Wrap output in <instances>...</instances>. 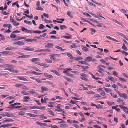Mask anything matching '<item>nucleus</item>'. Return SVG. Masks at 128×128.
<instances>
[{
  "instance_id": "nucleus-1",
  "label": "nucleus",
  "mask_w": 128,
  "mask_h": 128,
  "mask_svg": "<svg viewBox=\"0 0 128 128\" xmlns=\"http://www.w3.org/2000/svg\"><path fill=\"white\" fill-rule=\"evenodd\" d=\"M59 56V55L58 54H52L50 56V58L51 60H53L54 61H58L59 60H60L59 59L56 58L55 57L58 56Z\"/></svg>"
},
{
  "instance_id": "nucleus-2",
  "label": "nucleus",
  "mask_w": 128,
  "mask_h": 128,
  "mask_svg": "<svg viewBox=\"0 0 128 128\" xmlns=\"http://www.w3.org/2000/svg\"><path fill=\"white\" fill-rule=\"evenodd\" d=\"M81 76L80 77V78L81 79L85 80L86 81H88V79L86 78L87 77L88 75L86 74L82 73L80 74Z\"/></svg>"
},
{
  "instance_id": "nucleus-3",
  "label": "nucleus",
  "mask_w": 128,
  "mask_h": 128,
  "mask_svg": "<svg viewBox=\"0 0 128 128\" xmlns=\"http://www.w3.org/2000/svg\"><path fill=\"white\" fill-rule=\"evenodd\" d=\"M51 51V50L49 49H40L34 51V52H50Z\"/></svg>"
},
{
  "instance_id": "nucleus-4",
  "label": "nucleus",
  "mask_w": 128,
  "mask_h": 128,
  "mask_svg": "<svg viewBox=\"0 0 128 128\" xmlns=\"http://www.w3.org/2000/svg\"><path fill=\"white\" fill-rule=\"evenodd\" d=\"M24 102H28L30 101L31 99L28 96H24L23 98Z\"/></svg>"
},
{
  "instance_id": "nucleus-5",
  "label": "nucleus",
  "mask_w": 128,
  "mask_h": 128,
  "mask_svg": "<svg viewBox=\"0 0 128 128\" xmlns=\"http://www.w3.org/2000/svg\"><path fill=\"white\" fill-rule=\"evenodd\" d=\"M22 49L28 51H32L34 50V48H30L28 46L25 48H22Z\"/></svg>"
},
{
  "instance_id": "nucleus-6",
  "label": "nucleus",
  "mask_w": 128,
  "mask_h": 128,
  "mask_svg": "<svg viewBox=\"0 0 128 128\" xmlns=\"http://www.w3.org/2000/svg\"><path fill=\"white\" fill-rule=\"evenodd\" d=\"M40 61V60L38 58H34L32 59L31 61L32 62H34L36 64V62H39Z\"/></svg>"
},
{
  "instance_id": "nucleus-7",
  "label": "nucleus",
  "mask_w": 128,
  "mask_h": 128,
  "mask_svg": "<svg viewBox=\"0 0 128 128\" xmlns=\"http://www.w3.org/2000/svg\"><path fill=\"white\" fill-rule=\"evenodd\" d=\"M120 97H122L124 99H127L128 96L127 94L125 93H122L119 95Z\"/></svg>"
},
{
  "instance_id": "nucleus-8",
  "label": "nucleus",
  "mask_w": 128,
  "mask_h": 128,
  "mask_svg": "<svg viewBox=\"0 0 128 128\" xmlns=\"http://www.w3.org/2000/svg\"><path fill=\"white\" fill-rule=\"evenodd\" d=\"M44 75L45 77L50 78H54L53 76L51 74H50L48 73L45 72L44 74Z\"/></svg>"
},
{
  "instance_id": "nucleus-9",
  "label": "nucleus",
  "mask_w": 128,
  "mask_h": 128,
  "mask_svg": "<svg viewBox=\"0 0 128 128\" xmlns=\"http://www.w3.org/2000/svg\"><path fill=\"white\" fill-rule=\"evenodd\" d=\"M116 32L118 34L123 37L125 39L128 41V39L127 37L124 34L122 33H121L119 32Z\"/></svg>"
},
{
  "instance_id": "nucleus-10",
  "label": "nucleus",
  "mask_w": 128,
  "mask_h": 128,
  "mask_svg": "<svg viewBox=\"0 0 128 128\" xmlns=\"http://www.w3.org/2000/svg\"><path fill=\"white\" fill-rule=\"evenodd\" d=\"M20 80H24L26 82H28V80L26 78L23 76H18L16 78Z\"/></svg>"
},
{
  "instance_id": "nucleus-11",
  "label": "nucleus",
  "mask_w": 128,
  "mask_h": 128,
  "mask_svg": "<svg viewBox=\"0 0 128 128\" xmlns=\"http://www.w3.org/2000/svg\"><path fill=\"white\" fill-rule=\"evenodd\" d=\"M54 45V44L53 43L50 42L48 44H47L45 45V46L46 48H48L51 47L52 46H53Z\"/></svg>"
},
{
  "instance_id": "nucleus-12",
  "label": "nucleus",
  "mask_w": 128,
  "mask_h": 128,
  "mask_svg": "<svg viewBox=\"0 0 128 128\" xmlns=\"http://www.w3.org/2000/svg\"><path fill=\"white\" fill-rule=\"evenodd\" d=\"M41 89L42 90L41 92H43L44 91H46L48 90V88L45 86H42L41 87Z\"/></svg>"
},
{
  "instance_id": "nucleus-13",
  "label": "nucleus",
  "mask_w": 128,
  "mask_h": 128,
  "mask_svg": "<svg viewBox=\"0 0 128 128\" xmlns=\"http://www.w3.org/2000/svg\"><path fill=\"white\" fill-rule=\"evenodd\" d=\"M106 93L104 90L101 91L100 93V94L101 95L104 96V97L102 98H106Z\"/></svg>"
},
{
  "instance_id": "nucleus-14",
  "label": "nucleus",
  "mask_w": 128,
  "mask_h": 128,
  "mask_svg": "<svg viewBox=\"0 0 128 128\" xmlns=\"http://www.w3.org/2000/svg\"><path fill=\"white\" fill-rule=\"evenodd\" d=\"M92 57L88 56L86 57L85 59L84 60L87 62H90L91 61Z\"/></svg>"
},
{
  "instance_id": "nucleus-15",
  "label": "nucleus",
  "mask_w": 128,
  "mask_h": 128,
  "mask_svg": "<svg viewBox=\"0 0 128 128\" xmlns=\"http://www.w3.org/2000/svg\"><path fill=\"white\" fill-rule=\"evenodd\" d=\"M3 27L4 28L7 27L8 28L10 29L12 28V26L10 24H5L3 25Z\"/></svg>"
},
{
  "instance_id": "nucleus-16",
  "label": "nucleus",
  "mask_w": 128,
  "mask_h": 128,
  "mask_svg": "<svg viewBox=\"0 0 128 128\" xmlns=\"http://www.w3.org/2000/svg\"><path fill=\"white\" fill-rule=\"evenodd\" d=\"M118 106V105H116V106H113L112 107V108L113 109H115L118 112H120V109L117 107Z\"/></svg>"
},
{
  "instance_id": "nucleus-17",
  "label": "nucleus",
  "mask_w": 128,
  "mask_h": 128,
  "mask_svg": "<svg viewBox=\"0 0 128 128\" xmlns=\"http://www.w3.org/2000/svg\"><path fill=\"white\" fill-rule=\"evenodd\" d=\"M16 44L18 46H22L24 44V43L21 41L16 42Z\"/></svg>"
},
{
  "instance_id": "nucleus-18",
  "label": "nucleus",
  "mask_w": 128,
  "mask_h": 128,
  "mask_svg": "<svg viewBox=\"0 0 128 128\" xmlns=\"http://www.w3.org/2000/svg\"><path fill=\"white\" fill-rule=\"evenodd\" d=\"M26 114L29 115L30 117H36L38 116L36 115L31 113H27Z\"/></svg>"
},
{
  "instance_id": "nucleus-19",
  "label": "nucleus",
  "mask_w": 128,
  "mask_h": 128,
  "mask_svg": "<svg viewBox=\"0 0 128 128\" xmlns=\"http://www.w3.org/2000/svg\"><path fill=\"white\" fill-rule=\"evenodd\" d=\"M50 71L51 72L54 73L55 74H56L58 76H59L60 75L59 72L56 70H51Z\"/></svg>"
},
{
  "instance_id": "nucleus-20",
  "label": "nucleus",
  "mask_w": 128,
  "mask_h": 128,
  "mask_svg": "<svg viewBox=\"0 0 128 128\" xmlns=\"http://www.w3.org/2000/svg\"><path fill=\"white\" fill-rule=\"evenodd\" d=\"M0 53L3 54L8 55L10 54V52L9 51H4L3 52H0Z\"/></svg>"
},
{
  "instance_id": "nucleus-21",
  "label": "nucleus",
  "mask_w": 128,
  "mask_h": 128,
  "mask_svg": "<svg viewBox=\"0 0 128 128\" xmlns=\"http://www.w3.org/2000/svg\"><path fill=\"white\" fill-rule=\"evenodd\" d=\"M78 62L79 63L82 64H84L87 65H90L88 63H87L86 61H83L82 60H81L80 61H79Z\"/></svg>"
},
{
  "instance_id": "nucleus-22",
  "label": "nucleus",
  "mask_w": 128,
  "mask_h": 128,
  "mask_svg": "<svg viewBox=\"0 0 128 128\" xmlns=\"http://www.w3.org/2000/svg\"><path fill=\"white\" fill-rule=\"evenodd\" d=\"M29 92L31 94H32L38 95V93L34 90H30Z\"/></svg>"
},
{
  "instance_id": "nucleus-23",
  "label": "nucleus",
  "mask_w": 128,
  "mask_h": 128,
  "mask_svg": "<svg viewBox=\"0 0 128 128\" xmlns=\"http://www.w3.org/2000/svg\"><path fill=\"white\" fill-rule=\"evenodd\" d=\"M48 112H49V114L52 115L53 116H54V112L51 110L49 109L48 110Z\"/></svg>"
},
{
  "instance_id": "nucleus-24",
  "label": "nucleus",
  "mask_w": 128,
  "mask_h": 128,
  "mask_svg": "<svg viewBox=\"0 0 128 128\" xmlns=\"http://www.w3.org/2000/svg\"><path fill=\"white\" fill-rule=\"evenodd\" d=\"M21 93L25 95H28L30 94V93H29L27 92L24 91H21Z\"/></svg>"
},
{
  "instance_id": "nucleus-25",
  "label": "nucleus",
  "mask_w": 128,
  "mask_h": 128,
  "mask_svg": "<svg viewBox=\"0 0 128 128\" xmlns=\"http://www.w3.org/2000/svg\"><path fill=\"white\" fill-rule=\"evenodd\" d=\"M64 3L65 5L67 6H68V3L70 2L69 0H63Z\"/></svg>"
},
{
  "instance_id": "nucleus-26",
  "label": "nucleus",
  "mask_w": 128,
  "mask_h": 128,
  "mask_svg": "<svg viewBox=\"0 0 128 128\" xmlns=\"http://www.w3.org/2000/svg\"><path fill=\"white\" fill-rule=\"evenodd\" d=\"M82 20H83V21H84L88 22V23H89V24H91V25L93 26H95L94 25V24H93L92 23H91L90 22L88 21V20H86L85 19L82 18Z\"/></svg>"
},
{
  "instance_id": "nucleus-27",
  "label": "nucleus",
  "mask_w": 128,
  "mask_h": 128,
  "mask_svg": "<svg viewBox=\"0 0 128 128\" xmlns=\"http://www.w3.org/2000/svg\"><path fill=\"white\" fill-rule=\"evenodd\" d=\"M108 79L112 81L113 82H115L114 78L112 76H108Z\"/></svg>"
},
{
  "instance_id": "nucleus-28",
  "label": "nucleus",
  "mask_w": 128,
  "mask_h": 128,
  "mask_svg": "<svg viewBox=\"0 0 128 128\" xmlns=\"http://www.w3.org/2000/svg\"><path fill=\"white\" fill-rule=\"evenodd\" d=\"M67 14L70 17L72 18L73 17L72 14L70 11H68L67 13Z\"/></svg>"
},
{
  "instance_id": "nucleus-29",
  "label": "nucleus",
  "mask_w": 128,
  "mask_h": 128,
  "mask_svg": "<svg viewBox=\"0 0 128 128\" xmlns=\"http://www.w3.org/2000/svg\"><path fill=\"white\" fill-rule=\"evenodd\" d=\"M60 126L61 128H66L68 126L66 124H61Z\"/></svg>"
},
{
  "instance_id": "nucleus-30",
  "label": "nucleus",
  "mask_w": 128,
  "mask_h": 128,
  "mask_svg": "<svg viewBox=\"0 0 128 128\" xmlns=\"http://www.w3.org/2000/svg\"><path fill=\"white\" fill-rule=\"evenodd\" d=\"M124 100L120 98H118L117 100V102H118L119 103H120L122 102H123Z\"/></svg>"
},
{
  "instance_id": "nucleus-31",
  "label": "nucleus",
  "mask_w": 128,
  "mask_h": 128,
  "mask_svg": "<svg viewBox=\"0 0 128 128\" xmlns=\"http://www.w3.org/2000/svg\"><path fill=\"white\" fill-rule=\"evenodd\" d=\"M63 77L64 78H65V79L68 82H72V79L71 78H68L67 77H65L64 76H63Z\"/></svg>"
},
{
  "instance_id": "nucleus-32",
  "label": "nucleus",
  "mask_w": 128,
  "mask_h": 128,
  "mask_svg": "<svg viewBox=\"0 0 128 128\" xmlns=\"http://www.w3.org/2000/svg\"><path fill=\"white\" fill-rule=\"evenodd\" d=\"M86 93L88 94H95V92L92 90H90L89 92H87Z\"/></svg>"
},
{
  "instance_id": "nucleus-33",
  "label": "nucleus",
  "mask_w": 128,
  "mask_h": 128,
  "mask_svg": "<svg viewBox=\"0 0 128 128\" xmlns=\"http://www.w3.org/2000/svg\"><path fill=\"white\" fill-rule=\"evenodd\" d=\"M21 88L23 89L26 90H29V88L28 87L24 85L22 86V87H21Z\"/></svg>"
},
{
  "instance_id": "nucleus-34",
  "label": "nucleus",
  "mask_w": 128,
  "mask_h": 128,
  "mask_svg": "<svg viewBox=\"0 0 128 128\" xmlns=\"http://www.w3.org/2000/svg\"><path fill=\"white\" fill-rule=\"evenodd\" d=\"M32 72L33 74H34L38 76L42 74V73H41L37 72L35 71H33Z\"/></svg>"
},
{
  "instance_id": "nucleus-35",
  "label": "nucleus",
  "mask_w": 128,
  "mask_h": 128,
  "mask_svg": "<svg viewBox=\"0 0 128 128\" xmlns=\"http://www.w3.org/2000/svg\"><path fill=\"white\" fill-rule=\"evenodd\" d=\"M60 28L61 30H63L67 28L66 26L65 25H62L60 26Z\"/></svg>"
},
{
  "instance_id": "nucleus-36",
  "label": "nucleus",
  "mask_w": 128,
  "mask_h": 128,
  "mask_svg": "<svg viewBox=\"0 0 128 128\" xmlns=\"http://www.w3.org/2000/svg\"><path fill=\"white\" fill-rule=\"evenodd\" d=\"M104 90L107 93H108L111 92V90L108 88H104Z\"/></svg>"
},
{
  "instance_id": "nucleus-37",
  "label": "nucleus",
  "mask_w": 128,
  "mask_h": 128,
  "mask_svg": "<svg viewBox=\"0 0 128 128\" xmlns=\"http://www.w3.org/2000/svg\"><path fill=\"white\" fill-rule=\"evenodd\" d=\"M46 28V27L44 26L42 24H40L39 27L40 29H44Z\"/></svg>"
},
{
  "instance_id": "nucleus-38",
  "label": "nucleus",
  "mask_w": 128,
  "mask_h": 128,
  "mask_svg": "<svg viewBox=\"0 0 128 128\" xmlns=\"http://www.w3.org/2000/svg\"><path fill=\"white\" fill-rule=\"evenodd\" d=\"M122 48L125 50H127V47L126 46L125 44L124 43L123 44V46H122Z\"/></svg>"
},
{
  "instance_id": "nucleus-39",
  "label": "nucleus",
  "mask_w": 128,
  "mask_h": 128,
  "mask_svg": "<svg viewBox=\"0 0 128 128\" xmlns=\"http://www.w3.org/2000/svg\"><path fill=\"white\" fill-rule=\"evenodd\" d=\"M89 13L90 14H91V15H92V16H93L95 18H99L98 16H96V15L92 13L91 12H89Z\"/></svg>"
},
{
  "instance_id": "nucleus-40",
  "label": "nucleus",
  "mask_w": 128,
  "mask_h": 128,
  "mask_svg": "<svg viewBox=\"0 0 128 128\" xmlns=\"http://www.w3.org/2000/svg\"><path fill=\"white\" fill-rule=\"evenodd\" d=\"M88 4L89 5H90V6H94V7L96 8V5L95 4L91 2H88Z\"/></svg>"
},
{
  "instance_id": "nucleus-41",
  "label": "nucleus",
  "mask_w": 128,
  "mask_h": 128,
  "mask_svg": "<svg viewBox=\"0 0 128 128\" xmlns=\"http://www.w3.org/2000/svg\"><path fill=\"white\" fill-rule=\"evenodd\" d=\"M35 80H36L37 82L39 83L40 84L42 83V80H40L39 78L35 79Z\"/></svg>"
},
{
  "instance_id": "nucleus-42",
  "label": "nucleus",
  "mask_w": 128,
  "mask_h": 128,
  "mask_svg": "<svg viewBox=\"0 0 128 128\" xmlns=\"http://www.w3.org/2000/svg\"><path fill=\"white\" fill-rule=\"evenodd\" d=\"M45 61L48 63L51 64L52 62V61L51 60L49 59H45Z\"/></svg>"
},
{
  "instance_id": "nucleus-43",
  "label": "nucleus",
  "mask_w": 128,
  "mask_h": 128,
  "mask_svg": "<svg viewBox=\"0 0 128 128\" xmlns=\"http://www.w3.org/2000/svg\"><path fill=\"white\" fill-rule=\"evenodd\" d=\"M24 22L25 23L28 24L30 25L32 24V22L31 21H28L26 20H24Z\"/></svg>"
},
{
  "instance_id": "nucleus-44",
  "label": "nucleus",
  "mask_w": 128,
  "mask_h": 128,
  "mask_svg": "<svg viewBox=\"0 0 128 128\" xmlns=\"http://www.w3.org/2000/svg\"><path fill=\"white\" fill-rule=\"evenodd\" d=\"M67 56L70 58H72L73 57L72 55V54L70 53H67Z\"/></svg>"
},
{
  "instance_id": "nucleus-45",
  "label": "nucleus",
  "mask_w": 128,
  "mask_h": 128,
  "mask_svg": "<svg viewBox=\"0 0 128 128\" xmlns=\"http://www.w3.org/2000/svg\"><path fill=\"white\" fill-rule=\"evenodd\" d=\"M30 55H23V58H26L30 57Z\"/></svg>"
},
{
  "instance_id": "nucleus-46",
  "label": "nucleus",
  "mask_w": 128,
  "mask_h": 128,
  "mask_svg": "<svg viewBox=\"0 0 128 128\" xmlns=\"http://www.w3.org/2000/svg\"><path fill=\"white\" fill-rule=\"evenodd\" d=\"M56 48H57L58 49L61 50L62 51L66 50V49H62V47L59 46H56Z\"/></svg>"
},
{
  "instance_id": "nucleus-47",
  "label": "nucleus",
  "mask_w": 128,
  "mask_h": 128,
  "mask_svg": "<svg viewBox=\"0 0 128 128\" xmlns=\"http://www.w3.org/2000/svg\"><path fill=\"white\" fill-rule=\"evenodd\" d=\"M102 67L100 66V65H98L97 66V68L98 69L100 70H102L103 71H104V70L102 68Z\"/></svg>"
},
{
  "instance_id": "nucleus-48",
  "label": "nucleus",
  "mask_w": 128,
  "mask_h": 128,
  "mask_svg": "<svg viewBox=\"0 0 128 128\" xmlns=\"http://www.w3.org/2000/svg\"><path fill=\"white\" fill-rule=\"evenodd\" d=\"M117 77L119 78L120 80L121 81L123 82H126V80L124 78H121L120 77H118V76H117Z\"/></svg>"
},
{
  "instance_id": "nucleus-49",
  "label": "nucleus",
  "mask_w": 128,
  "mask_h": 128,
  "mask_svg": "<svg viewBox=\"0 0 128 128\" xmlns=\"http://www.w3.org/2000/svg\"><path fill=\"white\" fill-rule=\"evenodd\" d=\"M82 49L84 52H86L88 50V48L85 46H83Z\"/></svg>"
},
{
  "instance_id": "nucleus-50",
  "label": "nucleus",
  "mask_w": 128,
  "mask_h": 128,
  "mask_svg": "<svg viewBox=\"0 0 128 128\" xmlns=\"http://www.w3.org/2000/svg\"><path fill=\"white\" fill-rule=\"evenodd\" d=\"M51 38H53V39H56L57 40H59L60 39V38L58 37H56L55 36H51Z\"/></svg>"
},
{
  "instance_id": "nucleus-51",
  "label": "nucleus",
  "mask_w": 128,
  "mask_h": 128,
  "mask_svg": "<svg viewBox=\"0 0 128 128\" xmlns=\"http://www.w3.org/2000/svg\"><path fill=\"white\" fill-rule=\"evenodd\" d=\"M25 37H16V40L21 39H24Z\"/></svg>"
},
{
  "instance_id": "nucleus-52",
  "label": "nucleus",
  "mask_w": 128,
  "mask_h": 128,
  "mask_svg": "<svg viewBox=\"0 0 128 128\" xmlns=\"http://www.w3.org/2000/svg\"><path fill=\"white\" fill-rule=\"evenodd\" d=\"M18 114L20 115L23 116L25 114V113L24 112L21 111L18 113Z\"/></svg>"
},
{
  "instance_id": "nucleus-53",
  "label": "nucleus",
  "mask_w": 128,
  "mask_h": 128,
  "mask_svg": "<svg viewBox=\"0 0 128 128\" xmlns=\"http://www.w3.org/2000/svg\"><path fill=\"white\" fill-rule=\"evenodd\" d=\"M123 110L124 112L128 114V108H127L126 107L125 108H123Z\"/></svg>"
},
{
  "instance_id": "nucleus-54",
  "label": "nucleus",
  "mask_w": 128,
  "mask_h": 128,
  "mask_svg": "<svg viewBox=\"0 0 128 128\" xmlns=\"http://www.w3.org/2000/svg\"><path fill=\"white\" fill-rule=\"evenodd\" d=\"M97 108H100L102 109L103 108L102 106L100 104H98L97 106L96 105V107Z\"/></svg>"
},
{
  "instance_id": "nucleus-55",
  "label": "nucleus",
  "mask_w": 128,
  "mask_h": 128,
  "mask_svg": "<svg viewBox=\"0 0 128 128\" xmlns=\"http://www.w3.org/2000/svg\"><path fill=\"white\" fill-rule=\"evenodd\" d=\"M22 30L23 31H25V32H27L28 31V30L27 28L24 27L22 28Z\"/></svg>"
},
{
  "instance_id": "nucleus-56",
  "label": "nucleus",
  "mask_w": 128,
  "mask_h": 128,
  "mask_svg": "<svg viewBox=\"0 0 128 128\" xmlns=\"http://www.w3.org/2000/svg\"><path fill=\"white\" fill-rule=\"evenodd\" d=\"M22 106H16V109L17 108H19V110H24V108H22Z\"/></svg>"
},
{
  "instance_id": "nucleus-57",
  "label": "nucleus",
  "mask_w": 128,
  "mask_h": 128,
  "mask_svg": "<svg viewBox=\"0 0 128 128\" xmlns=\"http://www.w3.org/2000/svg\"><path fill=\"white\" fill-rule=\"evenodd\" d=\"M32 68H33L34 70L36 71L40 72H42V71L41 70H39L38 69V68L36 67H32Z\"/></svg>"
},
{
  "instance_id": "nucleus-58",
  "label": "nucleus",
  "mask_w": 128,
  "mask_h": 128,
  "mask_svg": "<svg viewBox=\"0 0 128 128\" xmlns=\"http://www.w3.org/2000/svg\"><path fill=\"white\" fill-rule=\"evenodd\" d=\"M13 48L12 47H8L5 48V50H12Z\"/></svg>"
},
{
  "instance_id": "nucleus-59",
  "label": "nucleus",
  "mask_w": 128,
  "mask_h": 128,
  "mask_svg": "<svg viewBox=\"0 0 128 128\" xmlns=\"http://www.w3.org/2000/svg\"><path fill=\"white\" fill-rule=\"evenodd\" d=\"M56 31L55 30H53L49 33V34H56Z\"/></svg>"
},
{
  "instance_id": "nucleus-60",
  "label": "nucleus",
  "mask_w": 128,
  "mask_h": 128,
  "mask_svg": "<svg viewBox=\"0 0 128 128\" xmlns=\"http://www.w3.org/2000/svg\"><path fill=\"white\" fill-rule=\"evenodd\" d=\"M10 36L11 38H15L16 37V35L15 34H14L12 33L10 35Z\"/></svg>"
},
{
  "instance_id": "nucleus-61",
  "label": "nucleus",
  "mask_w": 128,
  "mask_h": 128,
  "mask_svg": "<svg viewBox=\"0 0 128 128\" xmlns=\"http://www.w3.org/2000/svg\"><path fill=\"white\" fill-rule=\"evenodd\" d=\"M24 40H25L29 42H31V39L27 38H26L25 37Z\"/></svg>"
},
{
  "instance_id": "nucleus-62",
  "label": "nucleus",
  "mask_w": 128,
  "mask_h": 128,
  "mask_svg": "<svg viewBox=\"0 0 128 128\" xmlns=\"http://www.w3.org/2000/svg\"><path fill=\"white\" fill-rule=\"evenodd\" d=\"M97 14L98 16L105 19L102 16V14L100 13L99 12H97Z\"/></svg>"
},
{
  "instance_id": "nucleus-63",
  "label": "nucleus",
  "mask_w": 128,
  "mask_h": 128,
  "mask_svg": "<svg viewBox=\"0 0 128 128\" xmlns=\"http://www.w3.org/2000/svg\"><path fill=\"white\" fill-rule=\"evenodd\" d=\"M36 9L38 10H41L42 11L44 10L41 7H38L36 8Z\"/></svg>"
},
{
  "instance_id": "nucleus-64",
  "label": "nucleus",
  "mask_w": 128,
  "mask_h": 128,
  "mask_svg": "<svg viewBox=\"0 0 128 128\" xmlns=\"http://www.w3.org/2000/svg\"><path fill=\"white\" fill-rule=\"evenodd\" d=\"M46 82L47 84H48L50 85H53L54 84L53 83L50 81H46Z\"/></svg>"
}]
</instances>
